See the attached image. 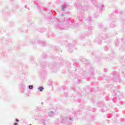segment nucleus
I'll list each match as a JSON object with an SVG mask.
<instances>
[{
  "label": "nucleus",
  "instance_id": "nucleus-1",
  "mask_svg": "<svg viewBox=\"0 0 125 125\" xmlns=\"http://www.w3.org/2000/svg\"><path fill=\"white\" fill-rule=\"evenodd\" d=\"M38 89H39L40 91H42V90H43V87H40L38 88Z\"/></svg>",
  "mask_w": 125,
  "mask_h": 125
},
{
  "label": "nucleus",
  "instance_id": "nucleus-2",
  "mask_svg": "<svg viewBox=\"0 0 125 125\" xmlns=\"http://www.w3.org/2000/svg\"><path fill=\"white\" fill-rule=\"evenodd\" d=\"M33 87H34V86H33V85L29 86V88H30V89H33Z\"/></svg>",
  "mask_w": 125,
  "mask_h": 125
},
{
  "label": "nucleus",
  "instance_id": "nucleus-3",
  "mask_svg": "<svg viewBox=\"0 0 125 125\" xmlns=\"http://www.w3.org/2000/svg\"><path fill=\"white\" fill-rule=\"evenodd\" d=\"M14 125H17V123H14Z\"/></svg>",
  "mask_w": 125,
  "mask_h": 125
},
{
  "label": "nucleus",
  "instance_id": "nucleus-4",
  "mask_svg": "<svg viewBox=\"0 0 125 125\" xmlns=\"http://www.w3.org/2000/svg\"><path fill=\"white\" fill-rule=\"evenodd\" d=\"M17 122H19V120H18V119L16 120Z\"/></svg>",
  "mask_w": 125,
  "mask_h": 125
}]
</instances>
